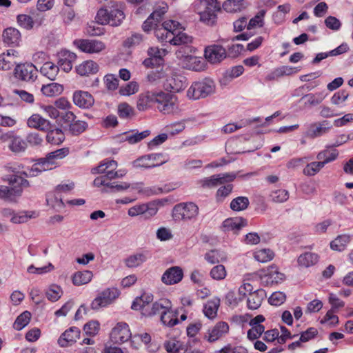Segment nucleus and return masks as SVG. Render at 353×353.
<instances>
[{"instance_id": "62", "label": "nucleus", "mask_w": 353, "mask_h": 353, "mask_svg": "<svg viewBox=\"0 0 353 353\" xmlns=\"http://www.w3.org/2000/svg\"><path fill=\"white\" fill-rule=\"evenodd\" d=\"M326 94L325 92H319L314 94H307L303 96V98L307 99V103L310 105H316L320 104L325 98Z\"/></svg>"}, {"instance_id": "8", "label": "nucleus", "mask_w": 353, "mask_h": 353, "mask_svg": "<svg viewBox=\"0 0 353 353\" xmlns=\"http://www.w3.org/2000/svg\"><path fill=\"white\" fill-rule=\"evenodd\" d=\"M173 217L176 220L189 221L199 214V207L194 203H181L173 208Z\"/></svg>"}, {"instance_id": "12", "label": "nucleus", "mask_w": 353, "mask_h": 353, "mask_svg": "<svg viewBox=\"0 0 353 353\" xmlns=\"http://www.w3.org/2000/svg\"><path fill=\"white\" fill-rule=\"evenodd\" d=\"M74 43L81 51L90 54L100 53L106 48L103 41L97 39H79Z\"/></svg>"}, {"instance_id": "16", "label": "nucleus", "mask_w": 353, "mask_h": 353, "mask_svg": "<svg viewBox=\"0 0 353 353\" xmlns=\"http://www.w3.org/2000/svg\"><path fill=\"white\" fill-rule=\"evenodd\" d=\"M236 174L234 172L220 173L214 174L203 180V187L212 188L225 183H229L235 179Z\"/></svg>"}, {"instance_id": "29", "label": "nucleus", "mask_w": 353, "mask_h": 353, "mask_svg": "<svg viewBox=\"0 0 353 353\" xmlns=\"http://www.w3.org/2000/svg\"><path fill=\"white\" fill-rule=\"evenodd\" d=\"M52 170L50 164L46 161L43 158L39 159L34 163L31 168H28L23 172L28 177H34L40 174L41 172Z\"/></svg>"}, {"instance_id": "36", "label": "nucleus", "mask_w": 353, "mask_h": 353, "mask_svg": "<svg viewBox=\"0 0 353 353\" xmlns=\"http://www.w3.org/2000/svg\"><path fill=\"white\" fill-rule=\"evenodd\" d=\"M247 225V221L241 217L228 219L223 223L225 231H233L236 233Z\"/></svg>"}, {"instance_id": "53", "label": "nucleus", "mask_w": 353, "mask_h": 353, "mask_svg": "<svg viewBox=\"0 0 353 353\" xmlns=\"http://www.w3.org/2000/svg\"><path fill=\"white\" fill-rule=\"evenodd\" d=\"M150 134L149 130H144L143 132H132L125 133L123 137V139L125 141H128L130 144H135L141 140L146 138Z\"/></svg>"}, {"instance_id": "31", "label": "nucleus", "mask_w": 353, "mask_h": 353, "mask_svg": "<svg viewBox=\"0 0 353 353\" xmlns=\"http://www.w3.org/2000/svg\"><path fill=\"white\" fill-rule=\"evenodd\" d=\"M156 103V92H145L139 95L137 108L145 111L151 107L152 103Z\"/></svg>"}, {"instance_id": "61", "label": "nucleus", "mask_w": 353, "mask_h": 353, "mask_svg": "<svg viewBox=\"0 0 353 353\" xmlns=\"http://www.w3.org/2000/svg\"><path fill=\"white\" fill-rule=\"evenodd\" d=\"M226 275L227 272L225 266L220 264L214 266L210 272V276L211 278L216 281L223 280Z\"/></svg>"}, {"instance_id": "60", "label": "nucleus", "mask_w": 353, "mask_h": 353, "mask_svg": "<svg viewBox=\"0 0 353 353\" xmlns=\"http://www.w3.org/2000/svg\"><path fill=\"white\" fill-rule=\"evenodd\" d=\"M254 256L259 262L266 263L273 259L274 253L270 249H261L256 251Z\"/></svg>"}, {"instance_id": "56", "label": "nucleus", "mask_w": 353, "mask_h": 353, "mask_svg": "<svg viewBox=\"0 0 353 353\" xmlns=\"http://www.w3.org/2000/svg\"><path fill=\"white\" fill-rule=\"evenodd\" d=\"M139 90V85L135 81H132L128 83L121 86L119 93L122 96H130L137 93Z\"/></svg>"}, {"instance_id": "11", "label": "nucleus", "mask_w": 353, "mask_h": 353, "mask_svg": "<svg viewBox=\"0 0 353 353\" xmlns=\"http://www.w3.org/2000/svg\"><path fill=\"white\" fill-rule=\"evenodd\" d=\"M38 70L32 63L19 64L14 68V76L17 79L26 81L33 82L37 77Z\"/></svg>"}, {"instance_id": "54", "label": "nucleus", "mask_w": 353, "mask_h": 353, "mask_svg": "<svg viewBox=\"0 0 353 353\" xmlns=\"http://www.w3.org/2000/svg\"><path fill=\"white\" fill-rule=\"evenodd\" d=\"M249 199L246 196H238L232 200L230 207L233 211H243L248 208Z\"/></svg>"}, {"instance_id": "7", "label": "nucleus", "mask_w": 353, "mask_h": 353, "mask_svg": "<svg viewBox=\"0 0 353 353\" xmlns=\"http://www.w3.org/2000/svg\"><path fill=\"white\" fill-rule=\"evenodd\" d=\"M193 48L190 46H180L176 52V57L183 61V67L191 70L200 71L203 70V63L195 56H192Z\"/></svg>"}, {"instance_id": "47", "label": "nucleus", "mask_w": 353, "mask_h": 353, "mask_svg": "<svg viewBox=\"0 0 353 353\" xmlns=\"http://www.w3.org/2000/svg\"><path fill=\"white\" fill-rule=\"evenodd\" d=\"M192 42V37L187 33L179 30L170 39V43L174 46H190Z\"/></svg>"}, {"instance_id": "19", "label": "nucleus", "mask_w": 353, "mask_h": 353, "mask_svg": "<svg viewBox=\"0 0 353 353\" xmlns=\"http://www.w3.org/2000/svg\"><path fill=\"white\" fill-rule=\"evenodd\" d=\"M229 332L228 323L219 321L214 326L210 328L205 336L209 342H214L224 336Z\"/></svg>"}, {"instance_id": "59", "label": "nucleus", "mask_w": 353, "mask_h": 353, "mask_svg": "<svg viewBox=\"0 0 353 353\" xmlns=\"http://www.w3.org/2000/svg\"><path fill=\"white\" fill-rule=\"evenodd\" d=\"M63 292L60 286L57 285H52L46 292L47 299L54 302L58 301L62 296Z\"/></svg>"}, {"instance_id": "43", "label": "nucleus", "mask_w": 353, "mask_h": 353, "mask_svg": "<svg viewBox=\"0 0 353 353\" xmlns=\"http://www.w3.org/2000/svg\"><path fill=\"white\" fill-rule=\"evenodd\" d=\"M41 91L46 97H54L62 93L63 86L57 83H50L43 85L41 88Z\"/></svg>"}, {"instance_id": "45", "label": "nucleus", "mask_w": 353, "mask_h": 353, "mask_svg": "<svg viewBox=\"0 0 353 353\" xmlns=\"http://www.w3.org/2000/svg\"><path fill=\"white\" fill-rule=\"evenodd\" d=\"M222 7L227 12L234 13L241 11L246 7L245 0H226Z\"/></svg>"}, {"instance_id": "48", "label": "nucleus", "mask_w": 353, "mask_h": 353, "mask_svg": "<svg viewBox=\"0 0 353 353\" xmlns=\"http://www.w3.org/2000/svg\"><path fill=\"white\" fill-rule=\"evenodd\" d=\"M43 21V17L40 18L39 20H33L30 16L27 14H19L17 16V23L19 25L27 30L32 29L35 24L40 26Z\"/></svg>"}, {"instance_id": "39", "label": "nucleus", "mask_w": 353, "mask_h": 353, "mask_svg": "<svg viewBox=\"0 0 353 353\" xmlns=\"http://www.w3.org/2000/svg\"><path fill=\"white\" fill-rule=\"evenodd\" d=\"M319 261V256L313 252H305L297 259V263L301 268H309L315 265Z\"/></svg>"}, {"instance_id": "1", "label": "nucleus", "mask_w": 353, "mask_h": 353, "mask_svg": "<svg viewBox=\"0 0 353 353\" xmlns=\"http://www.w3.org/2000/svg\"><path fill=\"white\" fill-rule=\"evenodd\" d=\"M221 9L218 0H198L194 4V10L200 16V21L208 26H214L217 19V12Z\"/></svg>"}, {"instance_id": "14", "label": "nucleus", "mask_w": 353, "mask_h": 353, "mask_svg": "<svg viewBox=\"0 0 353 353\" xmlns=\"http://www.w3.org/2000/svg\"><path fill=\"white\" fill-rule=\"evenodd\" d=\"M166 51L164 49H159L157 47H150L148 50V58L143 61V65L146 68H154L160 67L163 63V57L165 55Z\"/></svg>"}, {"instance_id": "10", "label": "nucleus", "mask_w": 353, "mask_h": 353, "mask_svg": "<svg viewBox=\"0 0 353 353\" xmlns=\"http://www.w3.org/2000/svg\"><path fill=\"white\" fill-rule=\"evenodd\" d=\"M119 292L116 288H108L100 292L98 296L92 301L91 308L99 310L101 307H105L111 304L113 301L117 298Z\"/></svg>"}, {"instance_id": "6", "label": "nucleus", "mask_w": 353, "mask_h": 353, "mask_svg": "<svg viewBox=\"0 0 353 353\" xmlns=\"http://www.w3.org/2000/svg\"><path fill=\"white\" fill-rule=\"evenodd\" d=\"M215 83L210 79H204L194 82L187 91V96L190 99L196 100L205 98L215 92Z\"/></svg>"}, {"instance_id": "58", "label": "nucleus", "mask_w": 353, "mask_h": 353, "mask_svg": "<svg viewBox=\"0 0 353 353\" xmlns=\"http://www.w3.org/2000/svg\"><path fill=\"white\" fill-rule=\"evenodd\" d=\"M31 314L28 311H25L21 314L15 320L13 327L17 330H21L25 327L30 322Z\"/></svg>"}, {"instance_id": "32", "label": "nucleus", "mask_w": 353, "mask_h": 353, "mask_svg": "<svg viewBox=\"0 0 353 353\" xmlns=\"http://www.w3.org/2000/svg\"><path fill=\"white\" fill-rule=\"evenodd\" d=\"M153 296L152 295L143 294L135 299L131 307L134 310H141L142 314L144 315V314L148 312V310L150 308Z\"/></svg>"}, {"instance_id": "34", "label": "nucleus", "mask_w": 353, "mask_h": 353, "mask_svg": "<svg viewBox=\"0 0 353 353\" xmlns=\"http://www.w3.org/2000/svg\"><path fill=\"white\" fill-rule=\"evenodd\" d=\"M99 70V65L92 61H85L76 68L77 72L81 76H88L94 74Z\"/></svg>"}, {"instance_id": "3", "label": "nucleus", "mask_w": 353, "mask_h": 353, "mask_svg": "<svg viewBox=\"0 0 353 353\" xmlns=\"http://www.w3.org/2000/svg\"><path fill=\"white\" fill-rule=\"evenodd\" d=\"M118 164L114 160L105 159L102 161L100 164L92 169V174H105V175L97 177L93 183L97 187L101 185L108 187L111 184V182H108V180L117 179V173L114 170L117 168Z\"/></svg>"}, {"instance_id": "52", "label": "nucleus", "mask_w": 353, "mask_h": 353, "mask_svg": "<svg viewBox=\"0 0 353 353\" xmlns=\"http://www.w3.org/2000/svg\"><path fill=\"white\" fill-rule=\"evenodd\" d=\"M265 277L267 278L266 282L271 284L279 283L285 279L284 274L279 272L274 267H271L268 269Z\"/></svg>"}, {"instance_id": "24", "label": "nucleus", "mask_w": 353, "mask_h": 353, "mask_svg": "<svg viewBox=\"0 0 353 353\" xmlns=\"http://www.w3.org/2000/svg\"><path fill=\"white\" fill-rule=\"evenodd\" d=\"M74 103L81 108H89L94 102L93 97L86 91L77 90L73 94Z\"/></svg>"}, {"instance_id": "41", "label": "nucleus", "mask_w": 353, "mask_h": 353, "mask_svg": "<svg viewBox=\"0 0 353 353\" xmlns=\"http://www.w3.org/2000/svg\"><path fill=\"white\" fill-rule=\"evenodd\" d=\"M46 141L52 145H60L65 140V134L61 129L54 128L47 130Z\"/></svg>"}, {"instance_id": "55", "label": "nucleus", "mask_w": 353, "mask_h": 353, "mask_svg": "<svg viewBox=\"0 0 353 353\" xmlns=\"http://www.w3.org/2000/svg\"><path fill=\"white\" fill-rule=\"evenodd\" d=\"M26 143L21 137L13 135L10 143H9L10 150L15 153L25 151L26 148Z\"/></svg>"}, {"instance_id": "44", "label": "nucleus", "mask_w": 353, "mask_h": 353, "mask_svg": "<svg viewBox=\"0 0 353 353\" xmlns=\"http://www.w3.org/2000/svg\"><path fill=\"white\" fill-rule=\"evenodd\" d=\"M166 72L163 70L156 69L150 71L146 76L147 82L152 85H157L165 80Z\"/></svg>"}, {"instance_id": "5", "label": "nucleus", "mask_w": 353, "mask_h": 353, "mask_svg": "<svg viewBox=\"0 0 353 353\" xmlns=\"http://www.w3.org/2000/svg\"><path fill=\"white\" fill-rule=\"evenodd\" d=\"M157 108L163 114H175L180 112L178 98L172 93L160 91L156 92Z\"/></svg>"}, {"instance_id": "18", "label": "nucleus", "mask_w": 353, "mask_h": 353, "mask_svg": "<svg viewBox=\"0 0 353 353\" xmlns=\"http://www.w3.org/2000/svg\"><path fill=\"white\" fill-rule=\"evenodd\" d=\"M132 336L128 325L125 323H119L112 329L110 334L111 340L115 343H124Z\"/></svg>"}, {"instance_id": "49", "label": "nucleus", "mask_w": 353, "mask_h": 353, "mask_svg": "<svg viewBox=\"0 0 353 353\" xmlns=\"http://www.w3.org/2000/svg\"><path fill=\"white\" fill-rule=\"evenodd\" d=\"M93 274L90 270L77 272L72 276V283L75 285H82L88 283L92 279Z\"/></svg>"}, {"instance_id": "26", "label": "nucleus", "mask_w": 353, "mask_h": 353, "mask_svg": "<svg viewBox=\"0 0 353 353\" xmlns=\"http://www.w3.org/2000/svg\"><path fill=\"white\" fill-rule=\"evenodd\" d=\"M27 125L31 128L47 131L51 128V123L39 114H33L27 120Z\"/></svg>"}, {"instance_id": "63", "label": "nucleus", "mask_w": 353, "mask_h": 353, "mask_svg": "<svg viewBox=\"0 0 353 353\" xmlns=\"http://www.w3.org/2000/svg\"><path fill=\"white\" fill-rule=\"evenodd\" d=\"M185 128L184 121H180L167 125L165 127V131L172 136L179 134Z\"/></svg>"}, {"instance_id": "27", "label": "nucleus", "mask_w": 353, "mask_h": 353, "mask_svg": "<svg viewBox=\"0 0 353 353\" xmlns=\"http://www.w3.org/2000/svg\"><path fill=\"white\" fill-rule=\"evenodd\" d=\"M266 297V292L263 289H258L250 293L248 296L247 306L249 310L258 309Z\"/></svg>"}, {"instance_id": "17", "label": "nucleus", "mask_w": 353, "mask_h": 353, "mask_svg": "<svg viewBox=\"0 0 353 353\" xmlns=\"http://www.w3.org/2000/svg\"><path fill=\"white\" fill-rule=\"evenodd\" d=\"M1 214L3 217H10V221L15 224L26 223L30 219L35 217L34 212L27 211L15 214L12 209L8 208L2 209Z\"/></svg>"}, {"instance_id": "4", "label": "nucleus", "mask_w": 353, "mask_h": 353, "mask_svg": "<svg viewBox=\"0 0 353 353\" xmlns=\"http://www.w3.org/2000/svg\"><path fill=\"white\" fill-rule=\"evenodd\" d=\"M124 18L125 14L122 10V6L117 3L112 5L109 9H100L96 17L99 23L101 25L110 24L112 26H119Z\"/></svg>"}, {"instance_id": "15", "label": "nucleus", "mask_w": 353, "mask_h": 353, "mask_svg": "<svg viewBox=\"0 0 353 353\" xmlns=\"http://www.w3.org/2000/svg\"><path fill=\"white\" fill-rule=\"evenodd\" d=\"M331 128L328 121L314 122L309 124L305 132V136L310 139H315L327 133Z\"/></svg>"}, {"instance_id": "57", "label": "nucleus", "mask_w": 353, "mask_h": 353, "mask_svg": "<svg viewBox=\"0 0 353 353\" xmlns=\"http://www.w3.org/2000/svg\"><path fill=\"white\" fill-rule=\"evenodd\" d=\"M132 165L135 168L150 169L157 167V164H151L150 155L141 156L132 162Z\"/></svg>"}, {"instance_id": "25", "label": "nucleus", "mask_w": 353, "mask_h": 353, "mask_svg": "<svg viewBox=\"0 0 353 353\" xmlns=\"http://www.w3.org/2000/svg\"><path fill=\"white\" fill-rule=\"evenodd\" d=\"M79 328L72 327L65 330L59 337L58 343L61 347H68L75 343L80 336Z\"/></svg>"}, {"instance_id": "2", "label": "nucleus", "mask_w": 353, "mask_h": 353, "mask_svg": "<svg viewBox=\"0 0 353 353\" xmlns=\"http://www.w3.org/2000/svg\"><path fill=\"white\" fill-rule=\"evenodd\" d=\"M10 187L0 185V199L9 202H16L23 192V188L29 186V182L23 177L12 175L8 179Z\"/></svg>"}, {"instance_id": "46", "label": "nucleus", "mask_w": 353, "mask_h": 353, "mask_svg": "<svg viewBox=\"0 0 353 353\" xmlns=\"http://www.w3.org/2000/svg\"><path fill=\"white\" fill-rule=\"evenodd\" d=\"M177 315L176 310H172V308L165 310L161 316V321L163 325L171 327L179 323Z\"/></svg>"}, {"instance_id": "64", "label": "nucleus", "mask_w": 353, "mask_h": 353, "mask_svg": "<svg viewBox=\"0 0 353 353\" xmlns=\"http://www.w3.org/2000/svg\"><path fill=\"white\" fill-rule=\"evenodd\" d=\"M270 197L274 203H283L288 199L289 192L285 190H276L270 193Z\"/></svg>"}, {"instance_id": "28", "label": "nucleus", "mask_w": 353, "mask_h": 353, "mask_svg": "<svg viewBox=\"0 0 353 353\" xmlns=\"http://www.w3.org/2000/svg\"><path fill=\"white\" fill-rule=\"evenodd\" d=\"M3 41L10 46H17L21 41L20 32L14 28H8L3 32Z\"/></svg>"}, {"instance_id": "30", "label": "nucleus", "mask_w": 353, "mask_h": 353, "mask_svg": "<svg viewBox=\"0 0 353 353\" xmlns=\"http://www.w3.org/2000/svg\"><path fill=\"white\" fill-rule=\"evenodd\" d=\"M336 154L334 153L329 159L324 161H314L308 163L303 169V174L306 176H314L318 173L327 163L334 161Z\"/></svg>"}, {"instance_id": "35", "label": "nucleus", "mask_w": 353, "mask_h": 353, "mask_svg": "<svg viewBox=\"0 0 353 353\" xmlns=\"http://www.w3.org/2000/svg\"><path fill=\"white\" fill-rule=\"evenodd\" d=\"M148 255L147 252H137L127 257L124 260V263L130 268L139 267L147 261Z\"/></svg>"}, {"instance_id": "9", "label": "nucleus", "mask_w": 353, "mask_h": 353, "mask_svg": "<svg viewBox=\"0 0 353 353\" xmlns=\"http://www.w3.org/2000/svg\"><path fill=\"white\" fill-rule=\"evenodd\" d=\"M186 78L177 72L171 71L166 73L163 81V88L165 90L178 92L185 88Z\"/></svg>"}, {"instance_id": "20", "label": "nucleus", "mask_w": 353, "mask_h": 353, "mask_svg": "<svg viewBox=\"0 0 353 353\" xmlns=\"http://www.w3.org/2000/svg\"><path fill=\"white\" fill-rule=\"evenodd\" d=\"M265 317L261 315H257L252 319L249 323L251 329L248 331L247 336L250 340H255L261 336L265 331V327L261 323L265 321Z\"/></svg>"}, {"instance_id": "42", "label": "nucleus", "mask_w": 353, "mask_h": 353, "mask_svg": "<svg viewBox=\"0 0 353 353\" xmlns=\"http://www.w3.org/2000/svg\"><path fill=\"white\" fill-rule=\"evenodd\" d=\"M350 241L351 236L348 234L339 235L330 242V248L333 250L342 252L345 250Z\"/></svg>"}, {"instance_id": "21", "label": "nucleus", "mask_w": 353, "mask_h": 353, "mask_svg": "<svg viewBox=\"0 0 353 353\" xmlns=\"http://www.w3.org/2000/svg\"><path fill=\"white\" fill-rule=\"evenodd\" d=\"M183 276V272L179 266H172L165 271L161 281L165 285H174L179 283Z\"/></svg>"}, {"instance_id": "22", "label": "nucleus", "mask_w": 353, "mask_h": 353, "mask_svg": "<svg viewBox=\"0 0 353 353\" xmlns=\"http://www.w3.org/2000/svg\"><path fill=\"white\" fill-rule=\"evenodd\" d=\"M226 56L225 49L219 45L209 46L205 50V57L212 63L221 62Z\"/></svg>"}, {"instance_id": "51", "label": "nucleus", "mask_w": 353, "mask_h": 353, "mask_svg": "<svg viewBox=\"0 0 353 353\" xmlns=\"http://www.w3.org/2000/svg\"><path fill=\"white\" fill-rule=\"evenodd\" d=\"M205 260L210 263H219L221 261H224L226 260L225 254L218 250H211L207 252L204 255Z\"/></svg>"}, {"instance_id": "37", "label": "nucleus", "mask_w": 353, "mask_h": 353, "mask_svg": "<svg viewBox=\"0 0 353 353\" xmlns=\"http://www.w3.org/2000/svg\"><path fill=\"white\" fill-rule=\"evenodd\" d=\"M69 154V150L67 148L58 149L55 151L48 153L46 157L43 158L47 163L50 164V168L56 167L57 160L62 159Z\"/></svg>"}, {"instance_id": "50", "label": "nucleus", "mask_w": 353, "mask_h": 353, "mask_svg": "<svg viewBox=\"0 0 353 353\" xmlns=\"http://www.w3.org/2000/svg\"><path fill=\"white\" fill-rule=\"evenodd\" d=\"M11 52L13 50H8L6 54L3 53L0 55V70L8 71L14 67L15 61L12 57L13 53L11 54Z\"/></svg>"}, {"instance_id": "40", "label": "nucleus", "mask_w": 353, "mask_h": 353, "mask_svg": "<svg viewBox=\"0 0 353 353\" xmlns=\"http://www.w3.org/2000/svg\"><path fill=\"white\" fill-rule=\"evenodd\" d=\"M59 71V66L51 61L45 62L40 68L41 74L50 80L56 79Z\"/></svg>"}, {"instance_id": "33", "label": "nucleus", "mask_w": 353, "mask_h": 353, "mask_svg": "<svg viewBox=\"0 0 353 353\" xmlns=\"http://www.w3.org/2000/svg\"><path fill=\"white\" fill-rule=\"evenodd\" d=\"M172 303L170 300L164 299H160L150 305V308L144 314L145 316H152L160 314L161 316L165 310L171 309Z\"/></svg>"}, {"instance_id": "13", "label": "nucleus", "mask_w": 353, "mask_h": 353, "mask_svg": "<svg viewBox=\"0 0 353 353\" xmlns=\"http://www.w3.org/2000/svg\"><path fill=\"white\" fill-rule=\"evenodd\" d=\"M157 211L158 208L154 203H141L130 208L128 210V214L131 217L143 215L145 219H150L154 216Z\"/></svg>"}, {"instance_id": "23", "label": "nucleus", "mask_w": 353, "mask_h": 353, "mask_svg": "<svg viewBox=\"0 0 353 353\" xmlns=\"http://www.w3.org/2000/svg\"><path fill=\"white\" fill-rule=\"evenodd\" d=\"M57 56L59 69H61L65 72H70L72 68L73 63L77 59L76 54L68 50H61Z\"/></svg>"}, {"instance_id": "38", "label": "nucleus", "mask_w": 353, "mask_h": 353, "mask_svg": "<svg viewBox=\"0 0 353 353\" xmlns=\"http://www.w3.org/2000/svg\"><path fill=\"white\" fill-rule=\"evenodd\" d=\"M220 306V299L214 298L209 300L203 306L204 315L210 319H214L217 315V311Z\"/></svg>"}]
</instances>
